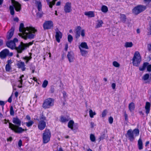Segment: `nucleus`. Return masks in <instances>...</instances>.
<instances>
[{
    "label": "nucleus",
    "mask_w": 151,
    "mask_h": 151,
    "mask_svg": "<svg viewBox=\"0 0 151 151\" xmlns=\"http://www.w3.org/2000/svg\"><path fill=\"white\" fill-rule=\"evenodd\" d=\"M19 30L21 32L19 35L25 40L33 39L35 36V32H37V29L32 27H24L23 23L20 24Z\"/></svg>",
    "instance_id": "obj_1"
},
{
    "label": "nucleus",
    "mask_w": 151,
    "mask_h": 151,
    "mask_svg": "<svg viewBox=\"0 0 151 151\" xmlns=\"http://www.w3.org/2000/svg\"><path fill=\"white\" fill-rule=\"evenodd\" d=\"M18 40L16 38L14 39L13 41H8L6 43L7 46L11 49H15L19 53H21L22 51L25 49L27 47H28L30 45L33 44L32 42H29L28 43L24 44L23 42H21L20 44L18 47H16L15 43L17 42Z\"/></svg>",
    "instance_id": "obj_2"
},
{
    "label": "nucleus",
    "mask_w": 151,
    "mask_h": 151,
    "mask_svg": "<svg viewBox=\"0 0 151 151\" xmlns=\"http://www.w3.org/2000/svg\"><path fill=\"white\" fill-rule=\"evenodd\" d=\"M12 122L15 124L9 122V128L14 132L18 133H22L27 129H24L19 126L21 124V121L17 117L13 118Z\"/></svg>",
    "instance_id": "obj_3"
},
{
    "label": "nucleus",
    "mask_w": 151,
    "mask_h": 151,
    "mask_svg": "<svg viewBox=\"0 0 151 151\" xmlns=\"http://www.w3.org/2000/svg\"><path fill=\"white\" fill-rule=\"evenodd\" d=\"M37 119L38 121L37 125L38 129L41 130H43L46 126V117L44 115H42L40 116L39 119Z\"/></svg>",
    "instance_id": "obj_4"
},
{
    "label": "nucleus",
    "mask_w": 151,
    "mask_h": 151,
    "mask_svg": "<svg viewBox=\"0 0 151 151\" xmlns=\"http://www.w3.org/2000/svg\"><path fill=\"white\" fill-rule=\"evenodd\" d=\"M141 60V57L139 52L137 51L135 52L132 59L133 65L135 66H139Z\"/></svg>",
    "instance_id": "obj_5"
},
{
    "label": "nucleus",
    "mask_w": 151,
    "mask_h": 151,
    "mask_svg": "<svg viewBox=\"0 0 151 151\" xmlns=\"http://www.w3.org/2000/svg\"><path fill=\"white\" fill-rule=\"evenodd\" d=\"M78 47L81 55L83 56H85L88 53V51L86 50L89 49L87 43L82 42L79 45Z\"/></svg>",
    "instance_id": "obj_6"
},
{
    "label": "nucleus",
    "mask_w": 151,
    "mask_h": 151,
    "mask_svg": "<svg viewBox=\"0 0 151 151\" xmlns=\"http://www.w3.org/2000/svg\"><path fill=\"white\" fill-rule=\"evenodd\" d=\"M12 6H10L9 9L10 11V13L13 15L14 14V7L17 11H19L21 9V5L17 2L16 1L14 0H11Z\"/></svg>",
    "instance_id": "obj_7"
},
{
    "label": "nucleus",
    "mask_w": 151,
    "mask_h": 151,
    "mask_svg": "<svg viewBox=\"0 0 151 151\" xmlns=\"http://www.w3.org/2000/svg\"><path fill=\"white\" fill-rule=\"evenodd\" d=\"M51 136V133L49 129H46L44 131L42 134L43 142L44 143H47L50 140Z\"/></svg>",
    "instance_id": "obj_8"
},
{
    "label": "nucleus",
    "mask_w": 151,
    "mask_h": 151,
    "mask_svg": "<svg viewBox=\"0 0 151 151\" xmlns=\"http://www.w3.org/2000/svg\"><path fill=\"white\" fill-rule=\"evenodd\" d=\"M54 100L53 99L49 98L45 99L44 101L42 106L44 109L50 108L54 105Z\"/></svg>",
    "instance_id": "obj_9"
},
{
    "label": "nucleus",
    "mask_w": 151,
    "mask_h": 151,
    "mask_svg": "<svg viewBox=\"0 0 151 151\" xmlns=\"http://www.w3.org/2000/svg\"><path fill=\"white\" fill-rule=\"evenodd\" d=\"M75 32L76 33L75 37L76 38H78L80 36V33L82 37L85 36V30L84 29H82L81 28L80 26L77 27L75 29Z\"/></svg>",
    "instance_id": "obj_10"
},
{
    "label": "nucleus",
    "mask_w": 151,
    "mask_h": 151,
    "mask_svg": "<svg viewBox=\"0 0 151 151\" xmlns=\"http://www.w3.org/2000/svg\"><path fill=\"white\" fill-rule=\"evenodd\" d=\"M146 9V7L145 6L138 5L132 9V13L135 15H137L144 11Z\"/></svg>",
    "instance_id": "obj_11"
},
{
    "label": "nucleus",
    "mask_w": 151,
    "mask_h": 151,
    "mask_svg": "<svg viewBox=\"0 0 151 151\" xmlns=\"http://www.w3.org/2000/svg\"><path fill=\"white\" fill-rule=\"evenodd\" d=\"M53 22L51 20L45 21L43 24V27L45 30L50 29L53 28Z\"/></svg>",
    "instance_id": "obj_12"
},
{
    "label": "nucleus",
    "mask_w": 151,
    "mask_h": 151,
    "mask_svg": "<svg viewBox=\"0 0 151 151\" xmlns=\"http://www.w3.org/2000/svg\"><path fill=\"white\" fill-rule=\"evenodd\" d=\"M13 55L12 52H9V50L5 49L2 51L0 52V57L1 58H4L7 56H11Z\"/></svg>",
    "instance_id": "obj_13"
},
{
    "label": "nucleus",
    "mask_w": 151,
    "mask_h": 151,
    "mask_svg": "<svg viewBox=\"0 0 151 151\" xmlns=\"http://www.w3.org/2000/svg\"><path fill=\"white\" fill-rule=\"evenodd\" d=\"M147 69L148 71L150 72L151 71V65L147 63H144L142 66L140 67L139 69L141 71H143Z\"/></svg>",
    "instance_id": "obj_14"
},
{
    "label": "nucleus",
    "mask_w": 151,
    "mask_h": 151,
    "mask_svg": "<svg viewBox=\"0 0 151 151\" xmlns=\"http://www.w3.org/2000/svg\"><path fill=\"white\" fill-rule=\"evenodd\" d=\"M71 3L70 2H66L64 6V10L66 13H70L72 11Z\"/></svg>",
    "instance_id": "obj_15"
},
{
    "label": "nucleus",
    "mask_w": 151,
    "mask_h": 151,
    "mask_svg": "<svg viewBox=\"0 0 151 151\" xmlns=\"http://www.w3.org/2000/svg\"><path fill=\"white\" fill-rule=\"evenodd\" d=\"M127 135L130 141H133L134 139L133 132L132 129H129L127 131Z\"/></svg>",
    "instance_id": "obj_16"
},
{
    "label": "nucleus",
    "mask_w": 151,
    "mask_h": 151,
    "mask_svg": "<svg viewBox=\"0 0 151 151\" xmlns=\"http://www.w3.org/2000/svg\"><path fill=\"white\" fill-rule=\"evenodd\" d=\"M55 37L56 40L58 42H60V39H61L62 37V34L58 29H55Z\"/></svg>",
    "instance_id": "obj_17"
},
{
    "label": "nucleus",
    "mask_w": 151,
    "mask_h": 151,
    "mask_svg": "<svg viewBox=\"0 0 151 151\" xmlns=\"http://www.w3.org/2000/svg\"><path fill=\"white\" fill-rule=\"evenodd\" d=\"M142 79L145 81L146 83L150 82L151 81V74L146 73L142 77Z\"/></svg>",
    "instance_id": "obj_18"
},
{
    "label": "nucleus",
    "mask_w": 151,
    "mask_h": 151,
    "mask_svg": "<svg viewBox=\"0 0 151 151\" xmlns=\"http://www.w3.org/2000/svg\"><path fill=\"white\" fill-rule=\"evenodd\" d=\"M67 57L68 60L70 63L73 62L74 60V55L72 52H68Z\"/></svg>",
    "instance_id": "obj_19"
},
{
    "label": "nucleus",
    "mask_w": 151,
    "mask_h": 151,
    "mask_svg": "<svg viewBox=\"0 0 151 151\" xmlns=\"http://www.w3.org/2000/svg\"><path fill=\"white\" fill-rule=\"evenodd\" d=\"M14 27H12L11 29L8 32L7 35V39H10L12 37L14 34Z\"/></svg>",
    "instance_id": "obj_20"
},
{
    "label": "nucleus",
    "mask_w": 151,
    "mask_h": 151,
    "mask_svg": "<svg viewBox=\"0 0 151 151\" xmlns=\"http://www.w3.org/2000/svg\"><path fill=\"white\" fill-rule=\"evenodd\" d=\"M150 106L151 104L150 102H146L145 106V108L146 110L145 112L147 115L149 113Z\"/></svg>",
    "instance_id": "obj_21"
},
{
    "label": "nucleus",
    "mask_w": 151,
    "mask_h": 151,
    "mask_svg": "<svg viewBox=\"0 0 151 151\" xmlns=\"http://www.w3.org/2000/svg\"><path fill=\"white\" fill-rule=\"evenodd\" d=\"M17 66L18 68H21L22 71H24L25 69V65L24 62L19 61L17 64Z\"/></svg>",
    "instance_id": "obj_22"
},
{
    "label": "nucleus",
    "mask_w": 151,
    "mask_h": 151,
    "mask_svg": "<svg viewBox=\"0 0 151 151\" xmlns=\"http://www.w3.org/2000/svg\"><path fill=\"white\" fill-rule=\"evenodd\" d=\"M84 14L89 17H93L95 16L94 12L91 11L86 12H85Z\"/></svg>",
    "instance_id": "obj_23"
},
{
    "label": "nucleus",
    "mask_w": 151,
    "mask_h": 151,
    "mask_svg": "<svg viewBox=\"0 0 151 151\" xmlns=\"http://www.w3.org/2000/svg\"><path fill=\"white\" fill-rule=\"evenodd\" d=\"M133 44L132 42H126L124 45V47L126 48H131L132 47Z\"/></svg>",
    "instance_id": "obj_24"
},
{
    "label": "nucleus",
    "mask_w": 151,
    "mask_h": 151,
    "mask_svg": "<svg viewBox=\"0 0 151 151\" xmlns=\"http://www.w3.org/2000/svg\"><path fill=\"white\" fill-rule=\"evenodd\" d=\"M138 148L139 150H142L143 148L142 142V140L140 138L138 142Z\"/></svg>",
    "instance_id": "obj_25"
},
{
    "label": "nucleus",
    "mask_w": 151,
    "mask_h": 151,
    "mask_svg": "<svg viewBox=\"0 0 151 151\" xmlns=\"http://www.w3.org/2000/svg\"><path fill=\"white\" fill-rule=\"evenodd\" d=\"M91 142H96V138L94 134H91L89 136Z\"/></svg>",
    "instance_id": "obj_26"
},
{
    "label": "nucleus",
    "mask_w": 151,
    "mask_h": 151,
    "mask_svg": "<svg viewBox=\"0 0 151 151\" xmlns=\"http://www.w3.org/2000/svg\"><path fill=\"white\" fill-rule=\"evenodd\" d=\"M135 108L134 104L133 102L129 104V109L130 111H133Z\"/></svg>",
    "instance_id": "obj_27"
},
{
    "label": "nucleus",
    "mask_w": 151,
    "mask_h": 151,
    "mask_svg": "<svg viewBox=\"0 0 151 151\" xmlns=\"http://www.w3.org/2000/svg\"><path fill=\"white\" fill-rule=\"evenodd\" d=\"M103 23V21L101 20H98L97 21L96 28H98L102 26V25Z\"/></svg>",
    "instance_id": "obj_28"
},
{
    "label": "nucleus",
    "mask_w": 151,
    "mask_h": 151,
    "mask_svg": "<svg viewBox=\"0 0 151 151\" xmlns=\"http://www.w3.org/2000/svg\"><path fill=\"white\" fill-rule=\"evenodd\" d=\"M74 124V122L73 120H70L68 123V127L70 128L71 129L73 130V126Z\"/></svg>",
    "instance_id": "obj_29"
},
{
    "label": "nucleus",
    "mask_w": 151,
    "mask_h": 151,
    "mask_svg": "<svg viewBox=\"0 0 151 151\" xmlns=\"http://www.w3.org/2000/svg\"><path fill=\"white\" fill-rule=\"evenodd\" d=\"M47 2V4L49 5V7L52 8V6L55 4V2L57 0H53L52 2H50L49 0H46Z\"/></svg>",
    "instance_id": "obj_30"
},
{
    "label": "nucleus",
    "mask_w": 151,
    "mask_h": 151,
    "mask_svg": "<svg viewBox=\"0 0 151 151\" xmlns=\"http://www.w3.org/2000/svg\"><path fill=\"white\" fill-rule=\"evenodd\" d=\"M24 75H22L19 78V80L18 81L17 83H19V85L18 86L19 88H21L22 87V78L24 77Z\"/></svg>",
    "instance_id": "obj_31"
},
{
    "label": "nucleus",
    "mask_w": 151,
    "mask_h": 151,
    "mask_svg": "<svg viewBox=\"0 0 151 151\" xmlns=\"http://www.w3.org/2000/svg\"><path fill=\"white\" fill-rule=\"evenodd\" d=\"M101 11L104 13H106L108 10L107 7L105 5H103L101 9Z\"/></svg>",
    "instance_id": "obj_32"
},
{
    "label": "nucleus",
    "mask_w": 151,
    "mask_h": 151,
    "mask_svg": "<svg viewBox=\"0 0 151 151\" xmlns=\"http://www.w3.org/2000/svg\"><path fill=\"white\" fill-rule=\"evenodd\" d=\"M69 119L68 117L61 116L60 119V121L62 122H65L68 121Z\"/></svg>",
    "instance_id": "obj_33"
},
{
    "label": "nucleus",
    "mask_w": 151,
    "mask_h": 151,
    "mask_svg": "<svg viewBox=\"0 0 151 151\" xmlns=\"http://www.w3.org/2000/svg\"><path fill=\"white\" fill-rule=\"evenodd\" d=\"M96 113L95 111H93V110L90 109L89 111V114L90 117L91 118L93 117L94 116L96 115Z\"/></svg>",
    "instance_id": "obj_34"
},
{
    "label": "nucleus",
    "mask_w": 151,
    "mask_h": 151,
    "mask_svg": "<svg viewBox=\"0 0 151 151\" xmlns=\"http://www.w3.org/2000/svg\"><path fill=\"white\" fill-rule=\"evenodd\" d=\"M113 65L117 68H119L120 66V64L116 61H114L112 63Z\"/></svg>",
    "instance_id": "obj_35"
},
{
    "label": "nucleus",
    "mask_w": 151,
    "mask_h": 151,
    "mask_svg": "<svg viewBox=\"0 0 151 151\" xmlns=\"http://www.w3.org/2000/svg\"><path fill=\"white\" fill-rule=\"evenodd\" d=\"M132 131L135 136H138L139 135V131L138 129H135Z\"/></svg>",
    "instance_id": "obj_36"
},
{
    "label": "nucleus",
    "mask_w": 151,
    "mask_h": 151,
    "mask_svg": "<svg viewBox=\"0 0 151 151\" xmlns=\"http://www.w3.org/2000/svg\"><path fill=\"white\" fill-rule=\"evenodd\" d=\"M33 124L34 122L32 120H30L25 123L26 125L28 127H31Z\"/></svg>",
    "instance_id": "obj_37"
},
{
    "label": "nucleus",
    "mask_w": 151,
    "mask_h": 151,
    "mask_svg": "<svg viewBox=\"0 0 151 151\" xmlns=\"http://www.w3.org/2000/svg\"><path fill=\"white\" fill-rule=\"evenodd\" d=\"M120 19L123 22H125L126 19V16L124 14H121L120 15Z\"/></svg>",
    "instance_id": "obj_38"
},
{
    "label": "nucleus",
    "mask_w": 151,
    "mask_h": 151,
    "mask_svg": "<svg viewBox=\"0 0 151 151\" xmlns=\"http://www.w3.org/2000/svg\"><path fill=\"white\" fill-rule=\"evenodd\" d=\"M48 84V81L46 80H45L43 81L42 85V87L43 88H45L46 87Z\"/></svg>",
    "instance_id": "obj_39"
},
{
    "label": "nucleus",
    "mask_w": 151,
    "mask_h": 151,
    "mask_svg": "<svg viewBox=\"0 0 151 151\" xmlns=\"http://www.w3.org/2000/svg\"><path fill=\"white\" fill-rule=\"evenodd\" d=\"M37 8L39 11H40L42 9V5L41 3L40 2H37Z\"/></svg>",
    "instance_id": "obj_40"
},
{
    "label": "nucleus",
    "mask_w": 151,
    "mask_h": 151,
    "mask_svg": "<svg viewBox=\"0 0 151 151\" xmlns=\"http://www.w3.org/2000/svg\"><path fill=\"white\" fill-rule=\"evenodd\" d=\"M68 41L70 42H71L73 40V37L70 35H68Z\"/></svg>",
    "instance_id": "obj_41"
},
{
    "label": "nucleus",
    "mask_w": 151,
    "mask_h": 151,
    "mask_svg": "<svg viewBox=\"0 0 151 151\" xmlns=\"http://www.w3.org/2000/svg\"><path fill=\"white\" fill-rule=\"evenodd\" d=\"M11 69V68L10 65H9L8 64H6V65L5 69L6 71L9 72Z\"/></svg>",
    "instance_id": "obj_42"
},
{
    "label": "nucleus",
    "mask_w": 151,
    "mask_h": 151,
    "mask_svg": "<svg viewBox=\"0 0 151 151\" xmlns=\"http://www.w3.org/2000/svg\"><path fill=\"white\" fill-rule=\"evenodd\" d=\"M10 113L11 115L13 116L14 114L13 108L12 106H11L10 108Z\"/></svg>",
    "instance_id": "obj_43"
},
{
    "label": "nucleus",
    "mask_w": 151,
    "mask_h": 151,
    "mask_svg": "<svg viewBox=\"0 0 151 151\" xmlns=\"http://www.w3.org/2000/svg\"><path fill=\"white\" fill-rule=\"evenodd\" d=\"M107 111L106 110H104L102 113V117H104L106 115Z\"/></svg>",
    "instance_id": "obj_44"
},
{
    "label": "nucleus",
    "mask_w": 151,
    "mask_h": 151,
    "mask_svg": "<svg viewBox=\"0 0 151 151\" xmlns=\"http://www.w3.org/2000/svg\"><path fill=\"white\" fill-rule=\"evenodd\" d=\"M113 121V119L111 116H110L109 118V121L110 124H111L112 123Z\"/></svg>",
    "instance_id": "obj_45"
},
{
    "label": "nucleus",
    "mask_w": 151,
    "mask_h": 151,
    "mask_svg": "<svg viewBox=\"0 0 151 151\" xmlns=\"http://www.w3.org/2000/svg\"><path fill=\"white\" fill-rule=\"evenodd\" d=\"M23 58L25 60H28V61H29V60H30L32 58V57L31 56L29 57H25L24 58Z\"/></svg>",
    "instance_id": "obj_46"
},
{
    "label": "nucleus",
    "mask_w": 151,
    "mask_h": 151,
    "mask_svg": "<svg viewBox=\"0 0 151 151\" xmlns=\"http://www.w3.org/2000/svg\"><path fill=\"white\" fill-rule=\"evenodd\" d=\"M25 119L27 121H29L31 119V118L30 116L29 115H27L26 118H25Z\"/></svg>",
    "instance_id": "obj_47"
},
{
    "label": "nucleus",
    "mask_w": 151,
    "mask_h": 151,
    "mask_svg": "<svg viewBox=\"0 0 151 151\" xmlns=\"http://www.w3.org/2000/svg\"><path fill=\"white\" fill-rule=\"evenodd\" d=\"M124 117L125 120L127 121L128 120V115L126 113L124 114Z\"/></svg>",
    "instance_id": "obj_48"
},
{
    "label": "nucleus",
    "mask_w": 151,
    "mask_h": 151,
    "mask_svg": "<svg viewBox=\"0 0 151 151\" xmlns=\"http://www.w3.org/2000/svg\"><path fill=\"white\" fill-rule=\"evenodd\" d=\"M90 125L91 127L92 128H93L94 126V123L92 122H91L90 123Z\"/></svg>",
    "instance_id": "obj_49"
},
{
    "label": "nucleus",
    "mask_w": 151,
    "mask_h": 151,
    "mask_svg": "<svg viewBox=\"0 0 151 151\" xmlns=\"http://www.w3.org/2000/svg\"><path fill=\"white\" fill-rule=\"evenodd\" d=\"M12 60H8L7 61V64H8L9 65H10L12 63Z\"/></svg>",
    "instance_id": "obj_50"
},
{
    "label": "nucleus",
    "mask_w": 151,
    "mask_h": 151,
    "mask_svg": "<svg viewBox=\"0 0 151 151\" xmlns=\"http://www.w3.org/2000/svg\"><path fill=\"white\" fill-rule=\"evenodd\" d=\"M22 145V141L21 140H20L18 142V145L20 147Z\"/></svg>",
    "instance_id": "obj_51"
},
{
    "label": "nucleus",
    "mask_w": 151,
    "mask_h": 151,
    "mask_svg": "<svg viewBox=\"0 0 151 151\" xmlns=\"http://www.w3.org/2000/svg\"><path fill=\"white\" fill-rule=\"evenodd\" d=\"M12 140V137H10L9 138H7V141L11 142Z\"/></svg>",
    "instance_id": "obj_52"
},
{
    "label": "nucleus",
    "mask_w": 151,
    "mask_h": 151,
    "mask_svg": "<svg viewBox=\"0 0 151 151\" xmlns=\"http://www.w3.org/2000/svg\"><path fill=\"white\" fill-rule=\"evenodd\" d=\"M68 48V45L67 43H66L65 44V50L66 51H67Z\"/></svg>",
    "instance_id": "obj_53"
},
{
    "label": "nucleus",
    "mask_w": 151,
    "mask_h": 151,
    "mask_svg": "<svg viewBox=\"0 0 151 151\" xmlns=\"http://www.w3.org/2000/svg\"><path fill=\"white\" fill-rule=\"evenodd\" d=\"M4 102L2 101H0V105L3 106L5 104Z\"/></svg>",
    "instance_id": "obj_54"
},
{
    "label": "nucleus",
    "mask_w": 151,
    "mask_h": 151,
    "mask_svg": "<svg viewBox=\"0 0 151 151\" xmlns=\"http://www.w3.org/2000/svg\"><path fill=\"white\" fill-rule=\"evenodd\" d=\"M111 86H112V88L113 89H114L115 88V87H116V84L115 83H112V85H111Z\"/></svg>",
    "instance_id": "obj_55"
},
{
    "label": "nucleus",
    "mask_w": 151,
    "mask_h": 151,
    "mask_svg": "<svg viewBox=\"0 0 151 151\" xmlns=\"http://www.w3.org/2000/svg\"><path fill=\"white\" fill-rule=\"evenodd\" d=\"M148 30L149 31L150 34H151V25L150 26V27L148 29Z\"/></svg>",
    "instance_id": "obj_56"
},
{
    "label": "nucleus",
    "mask_w": 151,
    "mask_h": 151,
    "mask_svg": "<svg viewBox=\"0 0 151 151\" xmlns=\"http://www.w3.org/2000/svg\"><path fill=\"white\" fill-rule=\"evenodd\" d=\"M12 98H11V97H10L9 98V99L8 100V101L9 103H11L12 102Z\"/></svg>",
    "instance_id": "obj_57"
},
{
    "label": "nucleus",
    "mask_w": 151,
    "mask_h": 151,
    "mask_svg": "<svg viewBox=\"0 0 151 151\" xmlns=\"http://www.w3.org/2000/svg\"><path fill=\"white\" fill-rule=\"evenodd\" d=\"M60 4H61L60 2L59 1L56 4V5L57 6H60Z\"/></svg>",
    "instance_id": "obj_58"
},
{
    "label": "nucleus",
    "mask_w": 151,
    "mask_h": 151,
    "mask_svg": "<svg viewBox=\"0 0 151 151\" xmlns=\"http://www.w3.org/2000/svg\"><path fill=\"white\" fill-rule=\"evenodd\" d=\"M4 123L5 124H6L8 122H9V121L8 120H7L6 119H5L4 120Z\"/></svg>",
    "instance_id": "obj_59"
},
{
    "label": "nucleus",
    "mask_w": 151,
    "mask_h": 151,
    "mask_svg": "<svg viewBox=\"0 0 151 151\" xmlns=\"http://www.w3.org/2000/svg\"><path fill=\"white\" fill-rule=\"evenodd\" d=\"M57 151H63L62 149L60 147L57 150Z\"/></svg>",
    "instance_id": "obj_60"
},
{
    "label": "nucleus",
    "mask_w": 151,
    "mask_h": 151,
    "mask_svg": "<svg viewBox=\"0 0 151 151\" xmlns=\"http://www.w3.org/2000/svg\"><path fill=\"white\" fill-rule=\"evenodd\" d=\"M18 93L17 92H15V96L16 97H17L18 96Z\"/></svg>",
    "instance_id": "obj_61"
},
{
    "label": "nucleus",
    "mask_w": 151,
    "mask_h": 151,
    "mask_svg": "<svg viewBox=\"0 0 151 151\" xmlns=\"http://www.w3.org/2000/svg\"><path fill=\"white\" fill-rule=\"evenodd\" d=\"M3 43V42L2 40H0V46Z\"/></svg>",
    "instance_id": "obj_62"
},
{
    "label": "nucleus",
    "mask_w": 151,
    "mask_h": 151,
    "mask_svg": "<svg viewBox=\"0 0 151 151\" xmlns=\"http://www.w3.org/2000/svg\"><path fill=\"white\" fill-rule=\"evenodd\" d=\"M3 1L4 0H0V5L2 4Z\"/></svg>",
    "instance_id": "obj_63"
},
{
    "label": "nucleus",
    "mask_w": 151,
    "mask_h": 151,
    "mask_svg": "<svg viewBox=\"0 0 151 151\" xmlns=\"http://www.w3.org/2000/svg\"><path fill=\"white\" fill-rule=\"evenodd\" d=\"M14 21H18V20H19V19H18V18H15L14 19Z\"/></svg>",
    "instance_id": "obj_64"
}]
</instances>
